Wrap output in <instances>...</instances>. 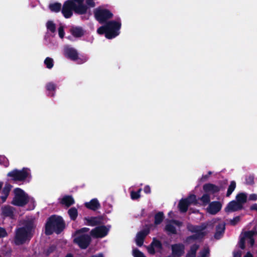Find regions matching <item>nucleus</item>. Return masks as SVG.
I'll use <instances>...</instances> for the list:
<instances>
[{"instance_id":"obj_1","label":"nucleus","mask_w":257,"mask_h":257,"mask_svg":"<svg viewBox=\"0 0 257 257\" xmlns=\"http://www.w3.org/2000/svg\"><path fill=\"white\" fill-rule=\"evenodd\" d=\"M36 226L33 219L24 220L23 226L18 227L15 230L13 239L16 245H21L26 242H29L33 236Z\"/></svg>"},{"instance_id":"obj_2","label":"nucleus","mask_w":257,"mask_h":257,"mask_svg":"<svg viewBox=\"0 0 257 257\" xmlns=\"http://www.w3.org/2000/svg\"><path fill=\"white\" fill-rule=\"evenodd\" d=\"M65 227V222L63 218L57 215H52L47 219L45 226V233L50 235L54 232L59 234Z\"/></svg>"},{"instance_id":"obj_3","label":"nucleus","mask_w":257,"mask_h":257,"mask_svg":"<svg viewBox=\"0 0 257 257\" xmlns=\"http://www.w3.org/2000/svg\"><path fill=\"white\" fill-rule=\"evenodd\" d=\"M14 197L12 204L15 206L23 207L26 205L29 200V196L25 192L20 188L14 190Z\"/></svg>"},{"instance_id":"obj_4","label":"nucleus","mask_w":257,"mask_h":257,"mask_svg":"<svg viewBox=\"0 0 257 257\" xmlns=\"http://www.w3.org/2000/svg\"><path fill=\"white\" fill-rule=\"evenodd\" d=\"M106 25L107 30V39H112L119 35L121 27L120 19H119V21H109L106 23Z\"/></svg>"},{"instance_id":"obj_5","label":"nucleus","mask_w":257,"mask_h":257,"mask_svg":"<svg viewBox=\"0 0 257 257\" xmlns=\"http://www.w3.org/2000/svg\"><path fill=\"white\" fill-rule=\"evenodd\" d=\"M29 171L27 168H23L22 170L15 169L9 172L7 176L11 177L14 182H23L28 177Z\"/></svg>"},{"instance_id":"obj_6","label":"nucleus","mask_w":257,"mask_h":257,"mask_svg":"<svg viewBox=\"0 0 257 257\" xmlns=\"http://www.w3.org/2000/svg\"><path fill=\"white\" fill-rule=\"evenodd\" d=\"M95 19L100 24L104 23L113 17V14L108 9H97L94 12Z\"/></svg>"},{"instance_id":"obj_7","label":"nucleus","mask_w":257,"mask_h":257,"mask_svg":"<svg viewBox=\"0 0 257 257\" xmlns=\"http://www.w3.org/2000/svg\"><path fill=\"white\" fill-rule=\"evenodd\" d=\"M91 241V236L87 234L78 235L73 239V242L82 249H86L90 245Z\"/></svg>"},{"instance_id":"obj_8","label":"nucleus","mask_w":257,"mask_h":257,"mask_svg":"<svg viewBox=\"0 0 257 257\" xmlns=\"http://www.w3.org/2000/svg\"><path fill=\"white\" fill-rule=\"evenodd\" d=\"M109 229L105 225H99L92 229L90 233V235L95 238H103L108 233Z\"/></svg>"},{"instance_id":"obj_9","label":"nucleus","mask_w":257,"mask_h":257,"mask_svg":"<svg viewBox=\"0 0 257 257\" xmlns=\"http://www.w3.org/2000/svg\"><path fill=\"white\" fill-rule=\"evenodd\" d=\"M74 2H83V1H65L61 11L64 17L66 19L70 18L73 15Z\"/></svg>"},{"instance_id":"obj_10","label":"nucleus","mask_w":257,"mask_h":257,"mask_svg":"<svg viewBox=\"0 0 257 257\" xmlns=\"http://www.w3.org/2000/svg\"><path fill=\"white\" fill-rule=\"evenodd\" d=\"M150 228L149 227L141 230L138 232L136 235V242L139 246H142L143 245L145 237L150 233Z\"/></svg>"},{"instance_id":"obj_11","label":"nucleus","mask_w":257,"mask_h":257,"mask_svg":"<svg viewBox=\"0 0 257 257\" xmlns=\"http://www.w3.org/2000/svg\"><path fill=\"white\" fill-rule=\"evenodd\" d=\"M172 254L176 257H181L185 253V245L182 243H175L171 245Z\"/></svg>"},{"instance_id":"obj_12","label":"nucleus","mask_w":257,"mask_h":257,"mask_svg":"<svg viewBox=\"0 0 257 257\" xmlns=\"http://www.w3.org/2000/svg\"><path fill=\"white\" fill-rule=\"evenodd\" d=\"M86 224L91 226L99 225L103 223L104 217L102 216L85 217Z\"/></svg>"},{"instance_id":"obj_13","label":"nucleus","mask_w":257,"mask_h":257,"mask_svg":"<svg viewBox=\"0 0 257 257\" xmlns=\"http://www.w3.org/2000/svg\"><path fill=\"white\" fill-rule=\"evenodd\" d=\"M222 204L219 201H214L210 202L207 208V212L212 215H215L220 211Z\"/></svg>"},{"instance_id":"obj_14","label":"nucleus","mask_w":257,"mask_h":257,"mask_svg":"<svg viewBox=\"0 0 257 257\" xmlns=\"http://www.w3.org/2000/svg\"><path fill=\"white\" fill-rule=\"evenodd\" d=\"M88 7L83 2H74V12L78 15H84L87 13Z\"/></svg>"},{"instance_id":"obj_15","label":"nucleus","mask_w":257,"mask_h":257,"mask_svg":"<svg viewBox=\"0 0 257 257\" xmlns=\"http://www.w3.org/2000/svg\"><path fill=\"white\" fill-rule=\"evenodd\" d=\"M65 56L72 61H76L78 59V54L77 50L74 48L68 46L64 48Z\"/></svg>"},{"instance_id":"obj_16","label":"nucleus","mask_w":257,"mask_h":257,"mask_svg":"<svg viewBox=\"0 0 257 257\" xmlns=\"http://www.w3.org/2000/svg\"><path fill=\"white\" fill-rule=\"evenodd\" d=\"M243 209V206L239 204L236 201L232 200L229 202L224 208L226 212H232L240 210Z\"/></svg>"},{"instance_id":"obj_17","label":"nucleus","mask_w":257,"mask_h":257,"mask_svg":"<svg viewBox=\"0 0 257 257\" xmlns=\"http://www.w3.org/2000/svg\"><path fill=\"white\" fill-rule=\"evenodd\" d=\"M207 227V225L204 223H202L200 225H194L192 224L187 226V229L195 234H199L200 233H206L203 231Z\"/></svg>"},{"instance_id":"obj_18","label":"nucleus","mask_w":257,"mask_h":257,"mask_svg":"<svg viewBox=\"0 0 257 257\" xmlns=\"http://www.w3.org/2000/svg\"><path fill=\"white\" fill-rule=\"evenodd\" d=\"M203 189L205 193L215 194L220 191V187L211 183H206L203 186Z\"/></svg>"},{"instance_id":"obj_19","label":"nucleus","mask_w":257,"mask_h":257,"mask_svg":"<svg viewBox=\"0 0 257 257\" xmlns=\"http://www.w3.org/2000/svg\"><path fill=\"white\" fill-rule=\"evenodd\" d=\"M84 206L87 209L93 211H96L101 207L100 204L97 198H93L89 202H85Z\"/></svg>"},{"instance_id":"obj_20","label":"nucleus","mask_w":257,"mask_h":257,"mask_svg":"<svg viewBox=\"0 0 257 257\" xmlns=\"http://www.w3.org/2000/svg\"><path fill=\"white\" fill-rule=\"evenodd\" d=\"M15 208L10 205H6L2 207V211L3 215L6 217H10L11 219L14 218Z\"/></svg>"},{"instance_id":"obj_21","label":"nucleus","mask_w":257,"mask_h":257,"mask_svg":"<svg viewBox=\"0 0 257 257\" xmlns=\"http://www.w3.org/2000/svg\"><path fill=\"white\" fill-rule=\"evenodd\" d=\"M60 204L69 207L75 203V200L71 195H65L60 200Z\"/></svg>"},{"instance_id":"obj_22","label":"nucleus","mask_w":257,"mask_h":257,"mask_svg":"<svg viewBox=\"0 0 257 257\" xmlns=\"http://www.w3.org/2000/svg\"><path fill=\"white\" fill-rule=\"evenodd\" d=\"M70 32L72 35L75 38H80L83 36L84 34L83 29L81 27H72Z\"/></svg>"},{"instance_id":"obj_23","label":"nucleus","mask_w":257,"mask_h":257,"mask_svg":"<svg viewBox=\"0 0 257 257\" xmlns=\"http://www.w3.org/2000/svg\"><path fill=\"white\" fill-rule=\"evenodd\" d=\"M225 227L224 224H219L215 227L216 231L214 237L216 239H220L223 235Z\"/></svg>"},{"instance_id":"obj_24","label":"nucleus","mask_w":257,"mask_h":257,"mask_svg":"<svg viewBox=\"0 0 257 257\" xmlns=\"http://www.w3.org/2000/svg\"><path fill=\"white\" fill-rule=\"evenodd\" d=\"M199 248V245L196 243H194L192 245L190 249L188 251L186 254V257H196L197 251Z\"/></svg>"},{"instance_id":"obj_25","label":"nucleus","mask_w":257,"mask_h":257,"mask_svg":"<svg viewBox=\"0 0 257 257\" xmlns=\"http://www.w3.org/2000/svg\"><path fill=\"white\" fill-rule=\"evenodd\" d=\"M206 235V233H200L199 234H194L186 237V242L190 243L192 240L202 239Z\"/></svg>"},{"instance_id":"obj_26","label":"nucleus","mask_w":257,"mask_h":257,"mask_svg":"<svg viewBox=\"0 0 257 257\" xmlns=\"http://www.w3.org/2000/svg\"><path fill=\"white\" fill-rule=\"evenodd\" d=\"M189 205L186 199H182L179 202L178 208L181 212L185 213L188 210Z\"/></svg>"},{"instance_id":"obj_27","label":"nucleus","mask_w":257,"mask_h":257,"mask_svg":"<svg viewBox=\"0 0 257 257\" xmlns=\"http://www.w3.org/2000/svg\"><path fill=\"white\" fill-rule=\"evenodd\" d=\"M165 231L167 232L168 235L176 234L177 233L175 226L171 223H168L166 225Z\"/></svg>"},{"instance_id":"obj_28","label":"nucleus","mask_w":257,"mask_h":257,"mask_svg":"<svg viewBox=\"0 0 257 257\" xmlns=\"http://www.w3.org/2000/svg\"><path fill=\"white\" fill-rule=\"evenodd\" d=\"M236 202L243 206L247 201V195L244 193H239L236 196Z\"/></svg>"},{"instance_id":"obj_29","label":"nucleus","mask_w":257,"mask_h":257,"mask_svg":"<svg viewBox=\"0 0 257 257\" xmlns=\"http://www.w3.org/2000/svg\"><path fill=\"white\" fill-rule=\"evenodd\" d=\"M165 218L164 214L163 212H159L157 213L154 216V224L156 225L160 224Z\"/></svg>"},{"instance_id":"obj_30","label":"nucleus","mask_w":257,"mask_h":257,"mask_svg":"<svg viewBox=\"0 0 257 257\" xmlns=\"http://www.w3.org/2000/svg\"><path fill=\"white\" fill-rule=\"evenodd\" d=\"M68 213L72 220H75L78 216L77 209L74 207L70 208L68 211Z\"/></svg>"},{"instance_id":"obj_31","label":"nucleus","mask_w":257,"mask_h":257,"mask_svg":"<svg viewBox=\"0 0 257 257\" xmlns=\"http://www.w3.org/2000/svg\"><path fill=\"white\" fill-rule=\"evenodd\" d=\"M256 235H257L256 228L255 227H254L251 230L245 231L243 237L250 239L253 238V236Z\"/></svg>"},{"instance_id":"obj_32","label":"nucleus","mask_w":257,"mask_h":257,"mask_svg":"<svg viewBox=\"0 0 257 257\" xmlns=\"http://www.w3.org/2000/svg\"><path fill=\"white\" fill-rule=\"evenodd\" d=\"M57 249L55 244L50 245L47 249L44 250L43 253L45 256L48 257L51 253H53Z\"/></svg>"},{"instance_id":"obj_33","label":"nucleus","mask_w":257,"mask_h":257,"mask_svg":"<svg viewBox=\"0 0 257 257\" xmlns=\"http://www.w3.org/2000/svg\"><path fill=\"white\" fill-rule=\"evenodd\" d=\"M185 199H186L189 205L192 204L194 205H197L198 204L196 196L194 194H190L187 198H185Z\"/></svg>"},{"instance_id":"obj_34","label":"nucleus","mask_w":257,"mask_h":257,"mask_svg":"<svg viewBox=\"0 0 257 257\" xmlns=\"http://www.w3.org/2000/svg\"><path fill=\"white\" fill-rule=\"evenodd\" d=\"M49 9L52 12H59L61 9V4L58 3L51 4L49 5Z\"/></svg>"},{"instance_id":"obj_35","label":"nucleus","mask_w":257,"mask_h":257,"mask_svg":"<svg viewBox=\"0 0 257 257\" xmlns=\"http://www.w3.org/2000/svg\"><path fill=\"white\" fill-rule=\"evenodd\" d=\"M198 200H200L203 205H206L208 204L210 201V198L209 194L206 193L202 195V197L198 198Z\"/></svg>"},{"instance_id":"obj_36","label":"nucleus","mask_w":257,"mask_h":257,"mask_svg":"<svg viewBox=\"0 0 257 257\" xmlns=\"http://www.w3.org/2000/svg\"><path fill=\"white\" fill-rule=\"evenodd\" d=\"M236 187V183L234 181H232L227 189V191L226 194V197H229L232 194Z\"/></svg>"},{"instance_id":"obj_37","label":"nucleus","mask_w":257,"mask_h":257,"mask_svg":"<svg viewBox=\"0 0 257 257\" xmlns=\"http://www.w3.org/2000/svg\"><path fill=\"white\" fill-rule=\"evenodd\" d=\"M46 27L48 30L54 33L56 31V25L52 21H48L46 24Z\"/></svg>"},{"instance_id":"obj_38","label":"nucleus","mask_w":257,"mask_h":257,"mask_svg":"<svg viewBox=\"0 0 257 257\" xmlns=\"http://www.w3.org/2000/svg\"><path fill=\"white\" fill-rule=\"evenodd\" d=\"M44 64L48 69H51L54 66L53 59L50 57H47L44 60Z\"/></svg>"},{"instance_id":"obj_39","label":"nucleus","mask_w":257,"mask_h":257,"mask_svg":"<svg viewBox=\"0 0 257 257\" xmlns=\"http://www.w3.org/2000/svg\"><path fill=\"white\" fill-rule=\"evenodd\" d=\"M254 176L253 174H249L245 176V184L248 185H252L254 184Z\"/></svg>"},{"instance_id":"obj_40","label":"nucleus","mask_w":257,"mask_h":257,"mask_svg":"<svg viewBox=\"0 0 257 257\" xmlns=\"http://www.w3.org/2000/svg\"><path fill=\"white\" fill-rule=\"evenodd\" d=\"M142 189H139L137 191H132L131 192V197L132 200H137L141 197L140 193Z\"/></svg>"},{"instance_id":"obj_41","label":"nucleus","mask_w":257,"mask_h":257,"mask_svg":"<svg viewBox=\"0 0 257 257\" xmlns=\"http://www.w3.org/2000/svg\"><path fill=\"white\" fill-rule=\"evenodd\" d=\"M12 188V186L11 184L8 183L6 184L2 190V194L9 196Z\"/></svg>"},{"instance_id":"obj_42","label":"nucleus","mask_w":257,"mask_h":257,"mask_svg":"<svg viewBox=\"0 0 257 257\" xmlns=\"http://www.w3.org/2000/svg\"><path fill=\"white\" fill-rule=\"evenodd\" d=\"M151 245L154 247H156L159 249H162L163 248V245L161 241L156 239L155 238H153Z\"/></svg>"},{"instance_id":"obj_43","label":"nucleus","mask_w":257,"mask_h":257,"mask_svg":"<svg viewBox=\"0 0 257 257\" xmlns=\"http://www.w3.org/2000/svg\"><path fill=\"white\" fill-rule=\"evenodd\" d=\"M97 32L100 35L104 34L105 38H106V33H107V30L106 24L98 28L97 30Z\"/></svg>"},{"instance_id":"obj_44","label":"nucleus","mask_w":257,"mask_h":257,"mask_svg":"<svg viewBox=\"0 0 257 257\" xmlns=\"http://www.w3.org/2000/svg\"><path fill=\"white\" fill-rule=\"evenodd\" d=\"M0 164L5 167H8L9 166V161L5 156H0Z\"/></svg>"},{"instance_id":"obj_45","label":"nucleus","mask_w":257,"mask_h":257,"mask_svg":"<svg viewBox=\"0 0 257 257\" xmlns=\"http://www.w3.org/2000/svg\"><path fill=\"white\" fill-rule=\"evenodd\" d=\"M56 86L53 82H49L46 85V89L49 92H54L56 90Z\"/></svg>"},{"instance_id":"obj_46","label":"nucleus","mask_w":257,"mask_h":257,"mask_svg":"<svg viewBox=\"0 0 257 257\" xmlns=\"http://www.w3.org/2000/svg\"><path fill=\"white\" fill-rule=\"evenodd\" d=\"M133 255L134 257H146L142 251L137 248L133 250Z\"/></svg>"},{"instance_id":"obj_47","label":"nucleus","mask_w":257,"mask_h":257,"mask_svg":"<svg viewBox=\"0 0 257 257\" xmlns=\"http://www.w3.org/2000/svg\"><path fill=\"white\" fill-rule=\"evenodd\" d=\"M240 216H235L232 219L230 220V224L232 226H235L240 221Z\"/></svg>"},{"instance_id":"obj_48","label":"nucleus","mask_w":257,"mask_h":257,"mask_svg":"<svg viewBox=\"0 0 257 257\" xmlns=\"http://www.w3.org/2000/svg\"><path fill=\"white\" fill-rule=\"evenodd\" d=\"M8 236V233L6 230L3 227H0V238H3Z\"/></svg>"},{"instance_id":"obj_49","label":"nucleus","mask_w":257,"mask_h":257,"mask_svg":"<svg viewBox=\"0 0 257 257\" xmlns=\"http://www.w3.org/2000/svg\"><path fill=\"white\" fill-rule=\"evenodd\" d=\"M209 254V248H205L200 252V256L202 257H208Z\"/></svg>"},{"instance_id":"obj_50","label":"nucleus","mask_w":257,"mask_h":257,"mask_svg":"<svg viewBox=\"0 0 257 257\" xmlns=\"http://www.w3.org/2000/svg\"><path fill=\"white\" fill-rule=\"evenodd\" d=\"M59 36L61 38H63L65 35L64 28L63 26H60L58 28Z\"/></svg>"},{"instance_id":"obj_51","label":"nucleus","mask_w":257,"mask_h":257,"mask_svg":"<svg viewBox=\"0 0 257 257\" xmlns=\"http://www.w3.org/2000/svg\"><path fill=\"white\" fill-rule=\"evenodd\" d=\"M239 246L240 248L242 249H244L245 248V238L244 237H242L239 241Z\"/></svg>"},{"instance_id":"obj_52","label":"nucleus","mask_w":257,"mask_h":257,"mask_svg":"<svg viewBox=\"0 0 257 257\" xmlns=\"http://www.w3.org/2000/svg\"><path fill=\"white\" fill-rule=\"evenodd\" d=\"M89 230V228L87 227H83L76 231V233H81L87 232Z\"/></svg>"},{"instance_id":"obj_53","label":"nucleus","mask_w":257,"mask_h":257,"mask_svg":"<svg viewBox=\"0 0 257 257\" xmlns=\"http://www.w3.org/2000/svg\"><path fill=\"white\" fill-rule=\"evenodd\" d=\"M148 251L151 254H154L155 253V247L151 244L148 246Z\"/></svg>"},{"instance_id":"obj_54","label":"nucleus","mask_w":257,"mask_h":257,"mask_svg":"<svg viewBox=\"0 0 257 257\" xmlns=\"http://www.w3.org/2000/svg\"><path fill=\"white\" fill-rule=\"evenodd\" d=\"M88 7V9L89 7L93 8L95 6V4L94 1H86V4H85Z\"/></svg>"},{"instance_id":"obj_55","label":"nucleus","mask_w":257,"mask_h":257,"mask_svg":"<svg viewBox=\"0 0 257 257\" xmlns=\"http://www.w3.org/2000/svg\"><path fill=\"white\" fill-rule=\"evenodd\" d=\"M144 191L146 194H150L151 192L150 187L149 185H146L144 187Z\"/></svg>"},{"instance_id":"obj_56","label":"nucleus","mask_w":257,"mask_h":257,"mask_svg":"<svg viewBox=\"0 0 257 257\" xmlns=\"http://www.w3.org/2000/svg\"><path fill=\"white\" fill-rule=\"evenodd\" d=\"M249 200L256 201L257 200V195L256 194H251L249 196Z\"/></svg>"},{"instance_id":"obj_57","label":"nucleus","mask_w":257,"mask_h":257,"mask_svg":"<svg viewBox=\"0 0 257 257\" xmlns=\"http://www.w3.org/2000/svg\"><path fill=\"white\" fill-rule=\"evenodd\" d=\"M241 252L240 250L233 252V257H241Z\"/></svg>"},{"instance_id":"obj_58","label":"nucleus","mask_w":257,"mask_h":257,"mask_svg":"<svg viewBox=\"0 0 257 257\" xmlns=\"http://www.w3.org/2000/svg\"><path fill=\"white\" fill-rule=\"evenodd\" d=\"M209 177V175H208L207 174L205 175H202L201 178L200 179V181L201 182L205 181L206 180H207L208 179Z\"/></svg>"},{"instance_id":"obj_59","label":"nucleus","mask_w":257,"mask_h":257,"mask_svg":"<svg viewBox=\"0 0 257 257\" xmlns=\"http://www.w3.org/2000/svg\"><path fill=\"white\" fill-rule=\"evenodd\" d=\"M248 239V243L251 246H252L254 244V239L252 238Z\"/></svg>"},{"instance_id":"obj_60","label":"nucleus","mask_w":257,"mask_h":257,"mask_svg":"<svg viewBox=\"0 0 257 257\" xmlns=\"http://www.w3.org/2000/svg\"><path fill=\"white\" fill-rule=\"evenodd\" d=\"M8 196H7L6 195H3L1 197V199L3 201V202H5L6 201L7 198H8Z\"/></svg>"},{"instance_id":"obj_61","label":"nucleus","mask_w":257,"mask_h":257,"mask_svg":"<svg viewBox=\"0 0 257 257\" xmlns=\"http://www.w3.org/2000/svg\"><path fill=\"white\" fill-rule=\"evenodd\" d=\"M243 257H253V255L250 252H247Z\"/></svg>"},{"instance_id":"obj_62","label":"nucleus","mask_w":257,"mask_h":257,"mask_svg":"<svg viewBox=\"0 0 257 257\" xmlns=\"http://www.w3.org/2000/svg\"><path fill=\"white\" fill-rule=\"evenodd\" d=\"M91 257H103V255L102 253H99L96 255H93Z\"/></svg>"},{"instance_id":"obj_63","label":"nucleus","mask_w":257,"mask_h":257,"mask_svg":"<svg viewBox=\"0 0 257 257\" xmlns=\"http://www.w3.org/2000/svg\"><path fill=\"white\" fill-rule=\"evenodd\" d=\"M172 222H173L174 223H175V224H177L178 225L179 223V222L177 220H172Z\"/></svg>"},{"instance_id":"obj_64","label":"nucleus","mask_w":257,"mask_h":257,"mask_svg":"<svg viewBox=\"0 0 257 257\" xmlns=\"http://www.w3.org/2000/svg\"><path fill=\"white\" fill-rule=\"evenodd\" d=\"M65 257H73V255L72 253H68L67 254V255L65 256Z\"/></svg>"}]
</instances>
